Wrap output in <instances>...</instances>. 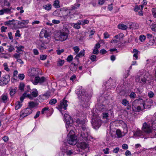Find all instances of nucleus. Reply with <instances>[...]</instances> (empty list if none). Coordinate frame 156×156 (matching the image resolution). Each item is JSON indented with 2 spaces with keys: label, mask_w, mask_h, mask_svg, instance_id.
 Masks as SVG:
<instances>
[{
  "label": "nucleus",
  "mask_w": 156,
  "mask_h": 156,
  "mask_svg": "<svg viewBox=\"0 0 156 156\" xmlns=\"http://www.w3.org/2000/svg\"><path fill=\"white\" fill-rule=\"evenodd\" d=\"M154 93L153 92L151 91L149 92L148 93V96L150 98H152L153 97L154 95Z\"/></svg>",
  "instance_id": "obj_50"
},
{
  "label": "nucleus",
  "mask_w": 156,
  "mask_h": 156,
  "mask_svg": "<svg viewBox=\"0 0 156 156\" xmlns=\"http://www.w3.org/2000/svg\"><path fill=\"white\" fill-rule=\"evenodd\" d=\"M116 134L117 135V138H120L122 136V134L121 131L119 129H117L116 132Z\"/></svg>",
  "instance_id": "obj_30"
},
{
  "label": "nucleus",
  "mask_w": 156,
  "mask_h": 156,
  "mask_svg": "<svg viewBox=\"0 0 156 156\" xmlns=\"http://www.w3.org/2000/svg\"><path fill=\"white\" fill-rule=\"evenodd\" d=\"M11 9L12 8H3L0 10V15H3L4 13L10 14L12 12L11 11Z\"/></svg>",
  "instance_id": "obj_10"
},
{
  "label": "nucleus",
  "mask_w": 156,
  "mask_h": 156,
  "mask_svg": "<svg viewBox=\"0 0 156 156\" xmlns=\"http://www.w3.org/2000/svg\"><path fill=\"white\" fill-rule=\"evenodd\" d=\"M28 104V107L31 110L34 107L37 106L38 104V103L33 101H30Z\"/></svg>",
  "instance_id": "obj_17"
},
{
  "label": "nucleus",
  "mask_w": 156,
  "mask_h": 156,
  "mask_svg": "<svg viewBox=\"0 0 156 156\" xmlns=\"http://www.w3.org/2000/svg\"><path fill=\"white\" fill-rule=\"evenodd\" d=\"M64 50L62 49L61 50H56V51L57 52V54L58 55H60L61 54V53L64 51Z\"/></svg>",
  "instance_id": "obj_61"
},
{
  "label": "nucleus",
  "mask_w": 156,
  "mask_h": 156,
  "mask_svg": "<svg viewBox=\"0 0 156 156\" xmlns=\"http://www.w3.org/2000/svg\"><path fill=\"white\" fill-rule=\"evenodd\" d=\"M1 99L3 102L5 103L7 102L9 100L8 96L6 94H2L1 97Z\"/></svg>",
  "instance_id": "obj_22"
},
{
  "label": "nucleus",
  "mask_w": 156,
  "mask_h": 156,
  "mask_svg": "<svg viewBox=\"0 0 156 156\" xmlns=\"http://www.w3.org/2000/svg\"><path fill=\"white\" fill-rule=\"evenodd\" d=\"M24 86V83H21L19 86V88L21 91H23Z\"/></svg>",
  "instance_id": "obj_40"
},
{
  "label": "nucleus",
  "mask_w": 156,
  "mask_h": 156,
  "mask_svg": "<svg viewBox=\"0 0 156 156\" xmlns=\"http://www.w3.org/2000/svg\"><path fill=\"white\" fill-rule=\"evenodd\" d=\"M16 105L15 106V109L16 110L19 109L21 106V105L20 104L19 101L17 102V103L16 104Z\"/></svg>",
  "instance_id": "obj_36"
},
{
  "label": "nucleus",
  "mask_w": 156,
  "mask_h": 156,
  "mask_svg": "<svg viewBox=\"0 0 156 156\" xmlns=\"http://www.w3.org/2000/svg\"><path fill=\"white\" fill-rule=\"evenodd\" d=\"M133 22H127L126 23V25L127 26H129L130 27V29H132V25H133Z\"/></svg>",
  "instance_id": "obj_49"
},
{
  "label": "nucleus",
  "mask_w": 156,
  "mask_h": 156,
  "mask_svg": "<svg viewBox=\"0 0 156 156\" xmlns=\"http://www.w3.org/2000/svg\"><path fill=\"white\" fill-rule=\"evenodd\" d=\"M122 148L125 150H126L128 148V146L126 144H123L122 146Z\"/></svg>",
  "instance_id": "obj_57"
},
{
  "label": "nucleus",
  "mask_w": 156,
  "mask_h": 156,
  "mask_svg": "<svg viewBox=\"0 0 156 156\" xmlns=\"http://www.w3.org/2000/svg\"><path fill=\"white\" fill-rule=\"evenodd\" d=\"M68 115L66 113L64 114V118L63 119L64 121L65 122V124H66V128L67 129L68 127ZM67 131H68V130H67Z\"/></svg>",
  "instance_id": "obj_19"
},
{
  "label": "nucleus",
  "mask_w": 156,
  "mask_h": 156,
  "mask_svg": "<svg viewBox=\"0 0 156 156\" xmlns=\"http://www.w3.org/2000/svg\"><path fill=\"white\" fill-rule=\"evenodd\" d=\"M24 77L25 76L23 74H20L18 75L19 79L21 80H23L24 79Z\"/></svg>",
  "instance_id": "obj_48"
},
{
  "label": "nucleus",
  "mask_w": 156,
  "mask_h": 156,
  "mask_svg": "<svg viewBox=\"0 0 156 156\" xmlns=\"http://www.w3.org/2000/svg\"><path fill=\"white\" fill-rule=\"evenodd\" d=\"M98 53L99 51L98 49H97L96 48H94V49L93 51V53L94 54L97 55L98 54Z\"/></svg>",
  "instance_id": "obj_59"
},
{
  "label": "nucleus",
  "mask_w": 156,
  "mask_h": 156,
  "mask_svg": "<svg viewBox=\"0 0 156 156\" xmlns=\"http://www.w3.org/2000/svg\"><path fill=\"white\" fill-rule=\"evenodd\" d=\"M43 8L45 10H50L51 9V5L50 4H48L43 6Z\"/></svg>",
  "instance_id": "obj_27"
},
{
  "label": "nucleus",
  "mask_w": 156,
  "mask_h": 156,
  "mask_svg": "<svg viewBox=\"0 0 156 156\" xmlns=\"http://www.w3.org/2000/svg\"><path fill=\"white\" fill-rule=\"evenodd\" d=\"M118 27L119 29L122 30H126L128 28L126 24L125 25L123 23L119 24L118 25Z\"/></svg>",
  "instance_id": "obj_24"
},
{
  "label": "nucleus",
  "mask_w": 156,
  "mask_h": 156,
  "mask_svg": "<svg viewBox=\"0 0 156 156\" xmlns=\"http://www.w3.org/2000/svg\"><path fill=\"white\" fill-rule=\"evenodd\" d=\"M37 45V47L41 50H43L47 49L46 45L48 44L47 42H45L44 40L40 39L36 41Z\"/></svg>",
  "instance_id": "obj_6"
},
{
  "label": "nucleus",
  "mask_w": 156,
  "mask_h": 156,
  "mask_svg": "<svg viewBox=\"0 0 156 156\" xmlns=\"http://www.w3.org/2000/svg\"><path fill=\"white\" fill-rule=\"evenodd\" d=\"M47 55H40V58L41 60H44L46 59Z\"/></svg>",
  "instance_id": "obj_51"
},
{
  "label": "nucleus",
  "mask_w": 156,
  "mask_h": 156,
  "mask_svg": "<svg viewBox=\"0 0 156 156\" xmlns=\"http://www.w3.org/2000/svg\"><path fill=\"white\" fill-rule=\"evenodd\" d=\"M152 15L154 18H156V8H153L151 9Z\"/></svg>",
  "instance_id": "obj_39"
},
{
  "label": "nucleus",
  "mask_w": 156,
  "mask_h": 156,
  "mask_svg": "<svg viewBox=\"0 0 156 156\" xmlns=\"http://www.w3.org/2000/svg\"><path fill=\"white\" fill-rule=\"evenodd\" d=\"M90 59L92 62L95 61L96 58V56L94 55H92L90 58Z\"/></svg>",
  "instance_id": "obj_47"
},
{
  "label": "nucleus",
  "mask_w": 156,
  "mask_h": 156,
  "mask_svg": "<svg viewBox=\"0 0 156 156\" xmlns=\"http://www.w3.org/2000/svg\"><path fill=\"white\" fill-rule=\"evenodd\" d=\"M44 36L45 38H47L49 36V34H48L47 31L44 30Z\"/></svg>",
  "instance_id": "obj_58"
},
{
  "label": "nucleus",
  "mask_w": 156,
  "mask_h": 156,
  "mask_svg": "<svg viewBox=\"0 0 156 156\" xmlns=\"http://www.w3.org/2000/svg\"><path fill=\"white\" fill-rule=\"evenodd\" d=\"M29 23L28 20H23L22 22L18 21V24L21 26V28L23 27V25L25 24H27Z\"/></svg>",
  "instance_id": "obj_20"
},
{
  "label": "nucleus",
  "mask_w": 156,
  "mask_h": 156,
  "mask_svg": "<svg viewBox=\"0 0 156 156\" xmlns=\"http://www.w3.org/2000/svg\"><path fill=\"white\" fill-rule=\"evenodd\" d=\"M80 147L82 149H85L88 147L89 145L84 142H81L79 144Z\"/></svg>",
  "instance_id": "obj_23"
},
{
  "label": "nucleus",
  "mask_w": 156,
  "mask_h": 156,
  "mask_svg": "<svg viewBox=\"0 0 156 156\" xmlns=\"http://www.w3.org/2000/svg\"><path fill=\"white\" fill-rule=\"evenodd\" d=\"M89 135V132L88 131H86L85 132H82L81 134V136L85 140L87 139V138L88 137Z\"/></svg>",
  "instance_id": "obj_16"
},
{
  "label": "nucleus",
  "mask_w": 156,
  "mask_h": 156,
  "mask_svg": "<svg viewBox=\"0 0 156 156\" xmlns=\"http://www.w3.org/2000/svg\"><path fill=\"white\" fill-rule=\"evenodd\" d=\"M109 150V149L108 148H106L105 149H103V151L105 154H107L109 153V152L108 151Z\"/></svg>",
  "instance_id": "obj_60"
},
{
  "label": "nucleus",
  "mask_w": 156,
  "mask_h": 156,
  "mask_svg": "<svg viewBox=\"0 0 156 156\" xmlns=\"http://www.w3.org/2000/svg\"><path fill=\"white\" fill-rule=\"evenodd\" d=\"M78 67V64L76 65L75 63H72L70 65L69 68L70 70L73 72H75Z\"/></svg>",
  "instance_id": "obj_15"
},
{
  "label": "nucleus",
  "mask_w": 156,
  "mask_h": 156,
  "mask_svg": "<svg viewBox=\"0 0 156 156\" xmlns=\"http://www.w3.org/2000/svg\"><path fill=\"white\" fill-rule=\"evenodd\" d=\"M102 122L99 119H96L93 120L92 124L94 128L95 129L98 128L101 126Z\"/></svg>",
  "instance_id": "obj_7"
},
{
  "label": "nucleus",
  "mask_w": 156,
  "mask_h": 156,
  "mask_svg": "<svg viewBox=\"0 0 156 156\" xmlns=\"http://www.w3.org/2000/svg\"><path fill=\"white\" fill-rule=\"evenodd\" d=\"M59 14L60 15H68V9L67 8L64 7L61 8L59 11Z\"/></svg>",
  "instance_id": "obj_12"
},
{
  "label": "nucleus",
  "mask_w": 156,
  "mask_h": 156,
  "mask_svg": "<svg viewBox=\"0 0 156 156\" xmlns=\"http://www.w3.org/2000/svg\"><path fill=\"white\" fill-rule=\"evenodd\" d=\"M73 120L70 116L69 117V126L71 127L73 123Z\"/></svg>",
  "instance_id": "obj_41"
},
{
  "label": "nucleus",
  "mask_w": 156,
  "mask_h": 156,
  "mask_svg": "<svg viewBox=\"0 0 156 156\" xmlns=\"http://www.w3.org/2000/svg\"><path fill=\"white\" fill-rule=\"evenodd\" d=\"M66 97H65L61 101H60L59 104L58 105V107H57L56 108L61 112L62 115L63 113L62 112V109L63 108L64 110L66 109L67 107L68 106L67 104L68 101L65 100Z\"/></svg>",
  "instance_id": "obj_4"
},
{
  "label": "nucleus",
  "mask_w": 156,
  "mask_h": 156,
  "mask_svg": "<svg viewBox=\"0 0 156 156\" xmlns=\"http://www.w3.org/2000/svg\"><path fill=\"white\" fill-rule=\"evenodd\" d=\"M64 63V61L63 60H60L58 62V65L62 66Z\"/></svg>",
  "instance_id": "obj_46"
},
{
  "label": "nucleus",
  "mask_w": 156,
  "mask_h": 156,
  "mask_svg": "<svg viewBox=\"0 0 156 156\" xmlns=\"http://www.w3.org/2000/svg\"><path fill=\"white\" fill-rule=\"evenodd\" d=\"M121 103L124 106H127L126 109L128 110H130L131 109V106L129 105V101L126 99L122 100Z\"/></svg>",
  "instance_id": "obj_13"
},
{
  "label": "nucleus",
  "mask_w": 156,
  "mask_h": 156,
  "mask_svg": "<svg viewBox=\"0 0 156 156\" xmlns=\"http://www.w3.org/2000/svg\"><path fill=\"white\" fill-rule=\"evenodd\" d=\"M89 23V21L87 20H80L78 21V23L79 25H84Z\"/></svg>",
  "instance_id": "obj_21"
},
{
  "label": "nucleus",
  "mask_w": 156,
  "mask_h": 156,
  "mask_svg": "<svg viewBox=\"0 0 156 156\" xmlns=\"http://www.w3.org/2000/svg\"><path fill=\"white\" fill-rule=\"evenodd\" d=\"M31 94L34 98L36 97L38 95V92L36 89L33 90L31 92Z\"/></svg>",
  "instance_id": "obj_26"
},
{
  "label": "nucleus",
  "mask_w": 156,
  "mask_h": 156,
  "mask_svg": "<svg viewBox=\"0 0 156 156\" xmlns=\"http://www.w3.org/2000/svg\"><path fill=\"white\" fill-rule=\"evenodd\" d=\"M108 113H103V118L105 119H107L108 117Z\"/></svg>",
  "instance_id": "obj_56"
},
{
  "label": "nucleus",
  "mask_w": 156,
  "mask_h": 156,
  "mask_svg": "<svg viewBox=\"0 0 156 156\" xmlns=\"http://www.w3.org/2000/svg\"><path fill=\"white\" fill-rule=\"evenodd\" d=\"M78 97L82 100L81 103L83 107L87 108L90 105L89 101L91 97L90 95L85 93L84 90L82 89L81 86H79L76 91Z\"/></svg>",
  "instance_id": "obj_1"
},
{
  "label": "nucleus",
  "mask_w": 156,
  "mask_h": 156,
  "mask_svg": "<svg viewBox=\"0 0 156 156\" xmlns=\"http://www.w3.org/2000/svg\"><path fill=\"white\" fill-rule=\"evenodd\" d=\"M45 78L44 76H42L41 78L39 77V76H37L35 77L34 79L35 84H36L38 83H41L45 81Z\"/></svg>",
  "instance_id": "obj_9"
},
{
  "label": "nucleus",
  "mask_w": 156,
  "mask_h": 156,
  "mask_svg": "<svg viewBox=\"0 0 156 156\" xmlns=\"http://www.w3.org/2000/svg\"><path fill=\"white\" fill-rule=\"evenodd\" d=\"M33 52L35 55H38L39 54V52L37 49H34L33 50Z\"/></svg>",
  "instance_id": "obj_63"
},
{
  "label": "nucleus",
  "mask_w": 156,
  "mask_h": 156,
  "mask_svg": "<svg viewBox=\"0 0 156 156\" xmlns=\"http://www.w3.org/2000/svg\"><path fill=\"white\" fill-rule=\"evenodd\" d=\"M17 89V87H15L14 89H11L10 91V94L11 96H13L16 93Z\"/></svg>",
  "instance_id": "obj_31"
},
{
  "label": "nucleus",
  "mask_w": 156,
  "mask_h": 156,
  "mask_svg": "<svg viewBox=\"0 0 156 156\" xmlns=\"http://www.w3.org/2000/svg\"><path fill=\"white\" fill-rule=\"evenodd\" d=\"M80 4L79 3H76L74 5L71 6L72 10H73L75 9H77V7H79L80 6Z\"/></svg>",
  "instance_id": "obj_34"
},
{
  "label": "nucleus",
  "mask_w": 156,
  "mask_h": 156,
  "mask_svg": "<svg viewBox=\"0 0 156 156\" xmlns=\"http://www.w3.org/2000/svg\"><path fill=\"white\" fill-rule=\"evenodd\" d=\"M134 136L136 137H143V133L140 130H138L134 133Z\"/></svg>",
  "instance_id": "obj_18"
},
{
  "label": "nucleus",
  "mask_w": 156,
  "mask_h": 156,
  "mask_svg": "<svg viewBox=\"0 0 156 156\" xmlns=\"http://www.w3.org/2000/svg\"><path fill=\"white\" fill-rule=\"evenodd\" d=\"M140 105V106H142L143 108L145 109L147 108V103L145 102L141 98H139L134 100L133 102L132 105V108L133 109L134 108H136V106Z\"/></svg>",
  "instance_id": "obj_3"
},
{
  "label": "nucleus",
  "mask_w": 156,
  "mask_h": 156,
  "mask_svg": "<svg viewBox=\"0 0 156 156\" xmlns=\"http://www.w3.org/2000/svg\"><path fill=\"white\" fill-rule=\"evenodd\" d=\"M143 108V107L142 106L140 105H137L136 106V108H134V109H133V110H136L138 112H140L141 111V109Z\"/></svg>",
  "instance_id": "obj_29"
},
{
  "label": "nucleus",
  "mask_w": 156,
  "mask_h": 156,
  "mask_svg": "<svg viewBox=\"0 0 156 156\" xmlns=\"http://www.w3.org/2000/svg\"><path fill=\"white\" fill-rule=\"evenodd\" d=\"M13 57L17 59H19L20 58V54H15L14 55Z\"/></svg>",
  "instance_id": "obj_54"
},
{
  "label": "nucleus",
  "mask_w": 156,
  "mask_h": 156,
  "mask_svg": "<svg viewBox=\"0 0 156 156\" xmlns=\"http://www.w3.org/2000/svg\"><path fill=\"white\" fill-rule=\"evenodd\" d=\"M73 49L74 50L76 54L78 53L80 50V48L77 46L73 47Z\"/></svg>",
  "instance_id": "obj_35"
},
{
  "label": "nucleus",
  "mask_w": 156,
  "mask_h": 156,
  "mask_svg": "<svg viewBox=\"0 0 156 156\" xmlns=\"http://www.w3.org/2000/svg\"><path fill=\"white\" fill-rule=\"evenodd\" d=\"M133 53H134V54L133 55V57L135 58L136 59H137L138 57V55L140 52L136 49H134L133 50Z\"/></svg>",
  "instance_id": "obj_25"
},
{
  "label": "nucleus",
  "mask_w": 156,
  "mask_h": 156,
  "mask_svg": "<svg viewBox=\"0 0 156 156\" xmlns=\"http://www.w3.org/2000/svg\"><path fill=\"white\" fill-rule=\"evenodd\" d=\"M23 112V113L21 115V116L23 118H24V117H25L26 116H27L28 115H29V113H27L25 112L24 111Z\"/></svg>",
  "instance_id": "obj_52"
},
{
  "label": "nucleus",
  "mask_w": 156,
  "mask_h": 156,
  "mask_svg": "<svg viewBox=\"0 0 156 156\" xmlns=\"http://www.w3.org/2000/svg\"><path fill=\"white\" fill-rule=\"evenodd\" d=\"M74 129H71L69 132L70 138L69 139V144L71 145H75L77 141V136L75 135Z\"/></svg>",
  "instance_id": "obj_2"
},
{
  "label": "nucleus",
  "mask_w": 156,
  "mask_h": 156,
  "mask_svg": "<svg viewBox=\"0 0 156 156\" xmlns=\"http://www.w3.org/2000/svg\"><path fill=\"white\" fill-rule=\"evenodd\" d=\"M136 94L134 92H132L130 94L129 96L131 98H135Z\"/></svg>",
  "instance_id": "obj_44"
},
{
  "label": "nucleus",
  "mask_w": 156,
  "mask_h": 156,
  "mask_svg": "<svg viewBox=\"0 0 156 156\" xmlns=\"http://www.w3.org/2000/svg\"><path fill=\"white\" fill-rule=\"evenodd\" d=\"M76 123L78 126L82 129V132H86L88 131V127L86 124V121L85 120H80L79 119H77L76 121Z\"/></svg>",
  "instance_id": "obj_5"
},
{
  "label": "nucleus",
  "mask_w": 156,
  "mask_h": 156,
  "mask_svg": "<svg viewBox=\"0 0 156 156\" xmlns=\"http://www.w3.org/2000/svg\"><path fill=\"white\" fill-rule=\"evenodd\" d=\"M82 56V55H80V54H77L75 58H74V60H76L77 61V62H78V63H79V59Z\"/></svg>",
  "instance_id": "obj_33"
},
{
  "label": "nucleus",
  "mask_w": 156,
  "mask_h": 156,
  "mask_svg": "<svg viewBox=\"0 0 156 156\" xmlns=\"http://www.w3.org/2000/svg\"><path fill=\"white\" fill-rule=\"evenodd\" d=\"M59 3V1L58 0H56L54 2L53 5L55 8H58L60 7Z\"/></svg>",
  "instance_id": "obj_28"
},
{
  "label": "nucleus",
  "mask_w": 156,
  "mask_h": 156,
  "mask_svg": "<svg viewBox=\"0 0 156 156\" xmlns=\"http://www.w3.org/2000/svg\"><path fill=\"white\" fill-rule=\"evenodd\" d=\"M68 15H60V16L61 17L62 21H66L67 20L68 18Z\"/></svg>",
  "instance_id": "obj_38"
},
{
  "label": "nucleus",
  "mask_w": 156,
  "mask_h": 156,
  "mask_svg": "<svg viewBox=\"0 0 156 156\" xmlns=\"http://www.w3.org/2000/svg\"><path fill=\"white\" fill-rule=\"evenodd\" d=\"M68 142L67 141V142H64V146L65 147H65V148H64V150H65V149H66V152L65 153L67 155V156L68 155V152L67 151V148H68V147H67V144H68Z\"/></svg>",
  "instance_id": "obj_45"
},
{
  "label": "nucleus",
  "mask_w": 156,
  "mask_h": 156,
  "mask_svg": "<svg viewBox=\"0 0 156 156\" xmlns=\"http://www.w3.org/2000/svg\"><path fill=\"white\" fill-rule=\"evenodd\" d=\"M2 82L3 85L7 84L10 80V76L9 75H6L3 77Z\"/></svg>",
  "instance_id": "obj_11"
},
{
  "label": "nucleus",
  "mask_w": 156,
  "mask_h": 156,
  "mask_svg": "<svg viewBox=\"0 0 156 156\" xmlns=\"http://www.w3.org/2000/svg\"><path fill=\"white\" fill-rule=\"evenodd\" d=\"M68 37L67 34L65 33H61L59 36V39L61 41L66 40Z\"/></svg>",
  "instance_id": "obj_14"
},
{
  "label": "nucleus",
  "mask_w": 156,
  "mask_h": 156,
  "mask_svg": "<svg viewBox=\"0 0 156 156\" xmlns=\"http://www.w3.org/2000/svg\"><path fill=\"white\" fill-rule=\"evenodd\" d=\"M125 155L126 156H129V155H131V153L129 151L127 150L125 153Z\"/></svg>",
  "instance_id": "obj_62"
},
{
  "label": "nucleus",
  "mask_w": 156,
  "mask_h": 156,
  "mask_svg": "<svg viewBox=\"0 0 156 156\" xmlns=\"http://www.w3.org/2000/svg\"><path fill=\"white\" fill-rule=\"evenodd\" d=\"M43 96L46 97L47 98H48L50 96V95L49 93L47 92L43 94Z\"/></svg>",
  "instance_id": "obj_64"
},
{
  "label": "nucleus",
  "mask_w": 156,
  "mask_h": 156,
  "mask_svg": "<svg viewBox=\"0 0 156 156\" xmlns=\"http://www.w3.org/2000/svg\"><path fill=\"white\" fill-rule=\"evenodd\" d=\"M151 122L152 126H154V125L156 126V118L155 119H152Z\"/></svg>",
  "instance_id": "obj_55"
},
{
  "label": "nucleus",
  "mask_w": 156,
  "mask_h": 156,
  "mask_svg": "<svg viewBox=\"0 0 156 156\" xmlns=\"http://www.w3.org/2000/svg\"><path fill=\"white\" fill-rule=\"evenodd\" d=\"M7 29L6 27H4V26H2L1 27V30L2 32H5L6 31V30Z\"/></svg>",
  "instance_id": "obj_53"
},
{
  "label": "nucleus",
  "mask_w": 156,
  "mask_h": 156,
  "mask_svg": "<svg viewBox=\"0 0 156 156\" xmlns=\"http://www.w3.org/2000/svg\"><path fill=\"white\" fill-rule=\"evenodd\" d=\"M146 39V36L143 35H141L140 36L139 39L141 42L144 41Z\"/></svg>",
  "instance_id": "obj_43"
},
{
  "label": "nucleus",
  "mask_w": 156,
  "mask_h": 156,
  "mask_svg": "<svg viewBox=\"0 0 156 156\" xmlns=\"http://www.w3.org/2000/svg\"><path fill=\"white\" fill-rule=\"evenodd\" d=\"M133 25H132V29H137L139 28V25L137 23H133Z\"/></svg>",
  "instance_id": "obj_42"
},
{
  "label": "nucleus",
  "mask_w": 156,
  "mask_h": 156,
  "mask_svg": "<svg viewBox=\"0 0 156 156\" xmlns=\"http://www.w3.org/2000/svg\"><path fill=\"white\" fill-rule=\"evenodd\" d=\"M142 129L146 133H150L152 130L151 127L149 125H147L146 122L143 124Z\"/></svg>",
  "instance_id": "obj_8"
},
{
  "label": "nucleus",
  "mask_w": 156,
  "mask_h": 156,
  "mask_svg": "<svg viewBox=\"0 0 156 156\" xmlns=\"http://www.w3.org/2000/svg\"><path fill=\"white\" fill-rule=\"evenodd\" d=\"M57 102V100L55 98L52 99L49 101V104L51 105L55 104Z\"/></svg>",
  "instance_id": "obj_32"
},
{
  "label": "nucleus",
  "mask_w": 156,
  "mask_h": 156,
  "mask_svg": "<svg viewBox=\"0 0 156 156\" xmlns=\"http://www.w3.org/2000/svg\"><path fill=\"white\" fill-rule=\"evenodd\" d=\"M23 111H24L27 113H29V114H30L31 113H32V110L31 109H30L28 107L27 108L25 109Z\"/></svg>",
  "instance_id": "obj_37"
}]
</instances>
